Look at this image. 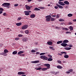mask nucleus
I'll return each mask as SVG.
<instances>
[{
    "label": "nucleus",
    "mask_w": 76,
    "mask_h": 76,
    "mask_svg": "<svg viewBox=\"0 0 76 76\" xmlns=\"http://www.w3.org/2000/svg\"><path fill=\"white\" fill-rule=\"evenodd\" d=\"M40 58L43 59L44 60H47V59H48V58L46 57L44 55L41 56L40 57Z\"/></svg>",
    "instance_id": "nucleus-1"
},
{
    "label": "nucleus",
    "mask_w": 76,
    "mask_h": 76,
    "mask_svg": "<svg viewBox=\"0 0 76 76\" xmlns=\"http://www.w3.org/2000/svg\"><path fill=\"white\" fill-rule=\"evenodd\" d=\"M51 18V16L50 15H48L45 17L46 20V21H50V18Z\"/></svg>",
    "instance_id": "nucleus-2"
},
{
    "label": "nucleus",
    "mask_w": 76,
    "mask_h": 76,
    "mask_svg": "<svg viewBox=\"0 0 76 76\" xmlns=\"http://www.w3.org/2000/svg\"><path fill=\"white\" fill-rule=\"evenodd\" d=\"M28 27V26L27 25H25L21 27V29L23 30L26 29H27Z\"/></svg>",
    "instance_id": "nucleus-3"
},
{
    "label": "nucleus",
    "mask_w": 76,
    "mask_h": 76,
    "mask_svg": "<svg viewBox=\"0 0 76 76\" xmlns=\"http://www.w3.org/2000/svg\"><path fill=\"white\" fill-rule=\"evenodd\" d=\"M44 66L47 67L46 68H47V69H50V64H44Z\"/></svg>",
    "instance_id": "nucleus-4"
},
{
    "label": "nucleus",
    "mask_w": 76,
    "mask_h": 76,
    "mask_svg": "<svg viewBox=\"0 0 76 76\" xmlns=\"http://www.w3.org/2000/svg\"><path fill=\"white\" fill-rule=\"evenodd\" d=\"M58 3L60 5H61V6H64L65 5V4H64L63 2L59 1Z\"/></svg>",
    "instance_id": "nucleus-5"
},
{
    "label": "nucleus",
    "mask_w": 76,
    "mask_h": 76,
    "mask_svg": "<svg viewBox=\"0 0 76 76\" xmlns=\"http://www.w3.org/2000/svg\"><path fill=\"white\" fill-rule=\"evenodd\" d=\"M26 8V10H29L31 9V7L28 5H25Z\"/></svg>",
    "instance_id": "nucleus-6"
},
{
    "label": "nucleus",
    "mask_w": 76,
    "mask_h": 76,
    "mask_svg": "<svg viewBox=\"0 0 76 76\" xmlns=\"http://www.w3.org/2000/svg\"><path fill=\"white\" fill-rule=\"evenodd\" d=\"M18 75H25V72H18Z\"/></svg>",
    "instance_id": "nucleus-7"
},
{
    "label": "nucleus",
    "mask_w": 76,
    "mask_h": 76,
    "mask_svg": "<svg viewBox=\"0 0 76 76\" xmlns=\"http://www.w3.org/2000/svg\"><path fill=\"white\" fill-rule=\"evenodd\" d=\"M10 3H6V6L7 8H9L10 7Z\"/></svg>",
    "instance_id": "nucleus-8"
},
{
    "label": "nucleus",
    "mask_w": 76,
    "mask_h": 76,
    "mask_svg": "<svg viewBox=\"0 0 76 76\" xmlns=\"http://www.w3.org/2000/svg\"><path fill=\"white\" fill-rule=\"evenodd\" d=\"M67 45V44L66 43H62L61 44V46H62L63 47H66Z\"/></svg>",
    "instance_id": "nucleus-9"
},
{
    "label": "nucleus",
    "mask_w": 76,
    "mask_h": 76,
    "mask_svg": "<svg viewBox=\"0 0 76 76\" xmlns=\"http://www.w3.org/2000/svg\"><path fill=\"white\" fill-rule=\"evenodd\" d=\"M39 61H31V63H39Z\"/></svg>",
    "instance_id": "nucleus-10"
},
{
    "label": "nucleus",
    "mask_w": 76,
    "mask_h": 76,
    "mask_svg": "<svg viewBox=\"0 0 76 76\" xmlns=\"http://www.w3.org/2000/svg\"><path fill=\"white\" fill-rule=\"evenodd\" d=\"M64 3L65 4H67V5H69V2L67 1H64Z\"/></svg>",
    "instance_id": "nucleus-11"
},
{
    "label": "nucleus",
    "mask_w": 76,
    "mask_h": 76,
    "mask_svg": "<svg viewBox=\"0 0 76 76\" xmlns=\"http://www.w3.org/2000/svg\"><path fill=\"white\" fill-rule=\"evenodd\" d=\"M24 13H25V15L26 16H28V15H29V13H28V12L27 11H24Z\"/></svg>",
    "instance_id": "nucleus-12"
},
{
    "label": "nucleus",
    "mask_w": 76,
    "mask_h": 76,
    "mask_svg": "<svg viewBox=\"0 0 76 76\" xmlns=\"http://www.w3.org/2000/svg\"><path fill=\"white\" fill-rule=\"evenodd\" d=\"M56 5H57V6L58 7L59 9H63V7L62 6L60 5L59 4H56Z\"/></svg>",
    "instance_id": "nucleus-13"
},
{
    "label": "nucleus",
    "mask_w": 76,
    "mask_h": 76,
    "mask_svg": "<svg viewBox=\"0 0 76 76\" xmlns=\"http://www.w3.org/2000/svg\"><path fill=\"white\" fill-rule=\"evenodd\" d=\"M47 44L49 45H52L53 44V42H52L49 41L47 42Z\"/></svg>",
    "instance_id": "nucleus-14"
},
{
    "label": "nucleus",
    "mask_w": 76,
    "mask_h": 76,
    "mask_svg": "<svg viewBox=\"0 0 76 76\" xmlns=\"http://www.w3.org/2000/svg\"><path fill=\"white\" fill-rule=\"evenodd\" d=\"M35 17V15L34 14H32L30 15L31 18H34Z\"/></svg>",
    "instance_id": "nucleus-15"
},
{
    "label": "nucleus",
    "mask_w": 76,
    "mask_h": 76,
    "mask_svg": "<svg viewBox=\"0 0 76 76\" xmlns=\"http://www.w3.org/2000/svg\"><path fill=\"white\" fill-rule=\"evenodd\" d=\"M17 53H18L17 51H15L12 52V54H13V55H15Z\"/></svg>",
    "instance_id": "nucleus-16"
},
{
    "label": "nucleus",
    "mask_w": 76,
    "mask_h": 76,
    "mask_svg": "<svg viewBox=\"0 0 76 76\" xmlns=\"http://www.w3.org/2000/svg\"><path fill=\"white\" fill-rule=\"evenodd\" d=\"M67 42H69V40L67 39L64 40L63 42V43H67Z\"/></svg>",
    "instance_id": "nucleus-17"
},
{
    "label": "nucleus",
    "mask_w": 76,
    "mask_h": 76,
    "mask_svg": "<svg viewBox=\"0 0 76 76\" xmlns=\"http://www.w3.org/2000/svg\"><path fill=\"white\" fill-rule=\"evenodd\" d=\"M57 68H58V69H61L63 68V67L60 65H58L57 66Z\"/></svg>",
    "instance_id": "nucleus-18"
},
{
    "label": "nucleus",
    "mask_w": 76,
    "mask_h": 76,
    "mask_svg": "<svg viewBox=\"0 0 76 76\" xmlns=\"http://www.w3.org/2000/svg\"><path fill=\"white\" fill-rule=\"evenodd\" d=\"M21 25H22V23L21 22L16 23V25H17V26H20Z\"/></svg>",
    "instance_id": "nucleus-19"
},
{
    "label": "nucleus",
    "mask_w": 76,
    "mask_h": 76,
    "mask_svg": "<svg viewBox=\"0 0 76 76\" xmlns=\"http://www.w3.org/2000/svg\"><path fill=\"white\" fill-rule=\"evenodd\" d=\"M27 38H24L23 39V42H26L27 41Z\"/></svg>",
    "instance_id": "nucleus-20"
},
{
    "label": "nucleus",
    "mask_w": 76,
    "mask_h": 76,
    "mask_svg": "<svg viewBox=\"0 0 76 76\" xmlns=\"http://www.w3.org/2000/svg\"><path fill=\"white\" fill-rule=\"evenodd\" d=\"M71 49H72V48H65V50H70Z\"/></svg>",
    "instance_id": "nucleus-21"
},
{
    "label": "nucleus",
    "mask_w": 76,
    "mask_h": 76,
    "mask_svg": "<svg viewBox=\"0 0 76 76\" xmlns=\"http://www.w3.org/2000/svg\"><path fill=\"white\" fill-rule=\"evenodd\" d=\"M23 53V51H20L18 53V55H19L20 54H22Z\"/></svg>",
    "instance_id": "nucleus-22"
},
{
    "label": "nucleus",
    "mask_w": 76,
    "mask_h": 76,
    "mask_svg": "<svg viewBox=\"0 0 76 76\" xmlns=\"http://www.w3.org/2000/svg\"><path fill=\"white\" fill-rule=\"evenodd\" d=\"M63 42L62 41H59L57 42V44H61V43H62Z\"/></svg>",
    "instance_id": "nucleus-23"
},
{
    "label": "nucleus",
    "mask_w": 76,
    "mask_h": 76,
    "mask_svg": "<svg viewBox=\"0 0 76 76\" xmlns=\"http://www.w3.org/2000/svg\"><path fill=\"white\" fill-rule=\"evenodd\" d=\"M25 34H29V31H28V30H26L25 31Z\"/></svg>",
    "instance_id": "nucleus-24"
},
{
    "label": "nucleus",
    "mask_w": 76,
    "mask_h": 76,
    "mask_svg": "<svg viewBox=\"0 0 76 76\" xmlns=\"http://www.w3.org/2000/svg\"><path fill=\"white\" fill-rule=\"evenodd\" d=\"M2 55H3L4 56H7V54L6 53H2Z\"/></svg>",
    "instance_id": "nucleus-25"
},
{
    "label": "nucleus",
    "mask_w": 76,
    "mask_h": 76,
    "mask_svg": "<svg viewBox=\"0 0 76 76\" xmlns=\"http://www.w3.org/2000/svg\"><path fill=\"white\" fill-rule=\"evenodd\" d=\"M68 17H72L73 16V14H69L67 15Z\"/></svg>",
    "instance_id": "nucleus-26"
},
{
    "label": "nucleus",
    "mask_w": 76,
    "mask_h": 76,
    "mask_svg": "<svg viewBox=\"0 0 76 76\" xmlns=\"http://www.w3.org/2000/svg\"><path fill=\"white\" fill-rule=\"evenodd\" d=\"M48 61H53V58H49L48 59Z\"/></svg>",
    "instance_id": "nucleus-27"
},
{
    "label": "nucleus",
    "mask_w": 76,
    "mask_h": 76,
    "mask_svg": "<svg viewBox=\"0 0 76 76\" xmlns=\"http://www.w3.org/2000/svg\"><path fill=\"white\" fill-rule=\"evenodd\" d=\"M42 70V71H45V70H47V68H43L41 69Z\"/></svg>",
    "instance_id": "nucleus-28"
},
{
    "label": "nucleus",
    "mask_w": 76,
    "mask_h": 76,
    "mask_svg": "<svg viewBox=\"0 0 76 76\" xmlns=\"http://www.w3.org/2000/svg\"><path fill=\"white\" fill-rule=\"evenodd\" d=\"M49 48L51 50H55V49L53 48V47H50Z\"/></svg>",
    "instance_id": "nucleus-29"
},
{
    "label": "nucleus",
    "mask_w": 76,
    "mask_h": 76,
    "mask_svg": "<svg viewBox=\"0 0 76 76\" xmlns=\"http://www.w3.org/2000/svg\"><path fill=\"white\" fill-rule=\"evenodd\" d=\"M69 57V56L68 55H65V56H64V57L66 58H67Z\"/></svg>",
    "instance_id": "nucleus-30"
},
{
    "label": "nucleus",
    "mask_w": 76,
    "mask_h": 76,
    "mask_svg": "<svg viewBox=\"0 0 76 76\" xmlns=\"http://www.w3.org/2000/svg\"><path fill=\"white\" fill-rule=\"evenodd\" d=\"M62 29L63 30H66V31H67V30H68V28H64V27H63L62 28Z\"/></svg>",
    "instance_id": "nucleus-31"
},
{
    "label": "nucleus",
    "mask_w": 76,
    "mask_h": 76,
    "mask_svg": "<svg viewBox=\"0 0 76 76\" xmlns=\"http://www.w3.org/2000/svg\"><path fill=\"white\" fill-rule=\"evenodd\" d=\"M34 10H35V11H37V10H40V9H39V8H37V7H36L34 9Z\"/></svg>",
    "instance_id": "nucleus-32"
},
{
    "label": "nucleus",
    "mask_w": 76,
    "mask_h": 76,
    "mask_svg": "<svg viewBox=\"0 0 76 76\" xmlns=\"http://www.w3.org/2000/svg\"><path fill=\"white\" fill-rule=\"evenodd\" d=\"M4 52L5 53H8L9 52V51L7 50V49H5L4 51Z\"/></svg>",
    "instance_id": "nucleus-33"
},
{
    "label": "nucleus",
    "mask_w": 76,
    "mask_h": 76,
    "mask_svg": "<svg viewBox=\"0 0 76 76\" xmlns=\"http://www.w3.org/2000/svg\"><path fill=\"white\" fill-rule=\"evenodd\" d=\"M61 53L62 54H64L65 55L66 54H67V53L65 52H61Z\"/></svg>",
    "instance_id": "nucleus-34"
},
{
    "label": "nucleus",
    "mask_w": 76,
    "mask_h": 76,
    "mask_svg": "<svg viewBox=\"0 0 76 76\" xmlns=\"http://www.w3.org/2000/svg\"><path fill=\"white\" fill-rule=\"evenodd\" d=\"M59 21L60 22H63V21H64V20L63 19H61L59 20Z\"/></svg>",
    "instance_id": "nucleus-35"
},
{
    "label": "nucleus",
    "mask_w": 76,
    "mask_h": 76,
    "mask_svg": "<svg viewBox=\"0 0 76 76\" xmlns=\"http://www.w3.org/2000/svg\"><path fill=\"white\" fill-rule=\"evenodd\" d=\"M41 69H42V68L41 67H39L38 68H37L36 69V70H41Z\"/></svg>",
    "instance_id": "nucleus-36"
},
{
    "label": "nucleus",
    "mask_w": 76,
    "mask_h": 76,
    "mask_svg": "<svg viewBox=\"0 0 76 76\" xmlns=\"http://www.w3.org/2000/svg\"><path fill=\"white\" fill-rule=\"evenodd\" d=\"M50 20L52 21H54V20H55V19H54V18H50Z\"/></svg>",
    "instance_id": "nucleus-37"
},
{
    "label": "nucleus",
    "mask_w": 76,
    "mask_h": 76,
    "mask_svg": "<svg viewBox=\"0 0 76 76\" xmlns=\"http://www.w3.org/2000/svg\"><path fill=\"white\" fill-rule=\"evenodd\" d=\"M69 28L70 29V30L71 31H72L73 29V27L72 26H70L69 27Z\"/></svg>",
    "instance_id": "nucleus-38"
},
{
    "label": "nucleus",
    "mask_w": 76,
    "mask_h": 76,
    "mask_svg": "<svg viewBox=\"0 0 76 76\" xmlns=\"http://www.w3.org/2000/svg\"><path fill=\"white\" fill-rule=\"evenodd\" d=\"M3 16H7V13H6L4 12L3 14Z\"/></svg>",
    "instance_id": "nucleus-39"
},
{
    "label": "nucleus",
    "mask_w": 76,
    "mask_h": 76,
    "mask_svg": "<svg viewBox=\"0 0 76 76\" xmlns=\"http://www.w3.org/2000/svg\"><path fill=\"white\" fill-rule=\"evenodd\" d=\"M31 53H35L36 52V50H31Z\"/></svg>",
    "instance_id": "nucleus-40"
},
{
    "label": "nucleus",
    "mask_w": 76,
    "mask_h": 76,
    "mask_svg": "<svg viewBox=\"0 0 76 76\" xmlns=\"http://www.w3.org/2000/svg\"><path fill=\"white\" fill-rule=\"evenodd\" d=\"M58 63H59V64H61V61L60 60H58Z\"/></svg>",
    "instance_id": "nucleus-41"
},
{
    "label": "nucleus",
    "mask_w": 76,
    "mask_h": 76,
    "mask_svg": "<svg viewBox=\"0 0 76 76\" xmlns=\"http://www.w3.org/2000/svg\"><path fill=\"white\" fill-rule=\"evenodd\" d=\"M21 19H22V18H18V20H21Z\"/></svg>",
    "instance_id": "nucleus-42"
},
{
    "label": "nucleus",
    "mask_w": 76,
    "mask_h": 76,
    "mask_svg": "<svg viewBox=\"0 0 76 76\" xmlns=\"http://www.w3.org/2000/svg\"><path fill=\"white\" fill-rule=\"evenodd\" d=\"M19 37H16L15 38V40H16V41H18V40H19Z\"/></svg>",
    "instance_id": "nucleus-43"
},
{
    "label": "nucleus",
    "mask_w": 76,
    "mask_h": 76,
    "mask_svg": "<svg viewBox=\"0 0 76 76\" xmlns=\"http://www.w3.org/2000/svg\"><path fill=\"white\" fill-rule=\"evenodd\" d=\"M45 54V53H41L40 54V56H42V55H44Z\"/></svg>",
    "instance_id": "nucleus-44"
},
{
    "label": "nucleus",
    "mask_w": 76,
    "mask_h": 76,
    "mask_svg": "<svg viewBox=\"0 0 76 76\" xmlns=\"http://www.w3.org/2000/svg\"><path fill=\"white\" fill-rule=\"evenodd\" d=\"M3 10H4V9H3V8H0V11H3Z\"/></svg>",
    "instance_id": "nucleus-45"
},
{
    "label": "nucleus",
    "mask_w": 76,
    "mask_h": 76,
    "mask_svg": "<svg viewBox=\"0 0 76 76\" xmlns=\"http://www.w3.org/2000/svg\"><path fill=\"white\" fill-rule=\"evenodd\" d=\"M66 34H71V32L70 31H66Z\"/></svg>",
    "instance_id": "nucleus-46"
},
{
    "label": "nucleus",
    "mask_w": 76,
    "mask_h": 76,
    "mask_svg": "<svg viewBox=\"0 0 76 76\" xmlns=\"http://www.w3.org/2000/svg\"><path fill=\"white\" fill-rule=\"evenodd\" d=\"M40 9H45V7H40Z\"/></svg>",
    "instance_id": "nucleus-47"
},
{
    "label": "nucleus",
    "mask_w": 76,
    "mask_h": 76,
    "mask_svg": "<svg viewBox=\"0 0 76 76\" xmlns=\"http://www.w3.org/2000/svg\"><path fill=\"white\" fill-rule=\"evenodd\" d=\"M69 72H73V69H71L69 70Z\"/></svg>",
    "instance_id": "nucleus-48"
},
{
    "label": "nucleus",
    "mask_w": 76,
    "mask_h": 76,
    "mask_svg": "<svg viewBox=\"0 0 76 76\" xmlns=\"http://www.w3.org/2000/svg\"><path fill=\"white\" fill-rule=\"evenodd\" d=\"M2 5L4 6H6V3H4V4H3Z\"/></svg>",
    "instance_id": "nucleus-49"
},
{
    "label": "nucleus",
    "mask_w": 76,
    "mask_h": 76,
    "mask_svg": "<svg viewBox=\"0 0 76 76\" xmlns=\"http://www.w3.org/2000/svg\"><path fill=\"white\" fill-rule=\"evenodd\" d=\"M19 37H23V35L22 34H20L18 35Z\"/></svg>",
    "instance_id": "nucleus-50"
},
{
    "label": "nucleus",
    "mask_w": 76,
    "mask_h": 76,
    "mask_svg": "<svg viewBox=\"0 0 76 76\" xmlns=\"http://www.w3.org/2000/svg\"><path fill=\"white\" fill-rule=\"evenodd\" d=\"M48 57L50 58H52V56L48 55Z\"/></svg>",
    "instance_id": "nucleus-51"
},
{
    "label": "nucleus",
    "mask_w": 76,
    "mask_h": 76,
    "mask_svg": "<svg viewBox=\"0 0 76 76\" xmlns=\"http://www.w3.org/2000/svg\"><path fill=\"white\" fill-rule=\"evenodd\" d=\"M18 5L19 4H14V6H15V7H16V6H18Z\"/></svg>",
    "instance_id": "nucleus-52"
},
{
    "label": "nucleus",
    "mask_w": 76,
    "mask_h": 76,
    "mask_svg": "<svg viewBox=\"0 0 76 76\" xmlns=\"http://www.w3.org/2000/svg\"><path fill=\"white\" fill-rule=\"evenodd\" d=\"M66 73H67V74H69V73H70V72L69 71H67L66 72Z\"/></svg>",
    "instance_id": "nucleus-53"
},
{
    "label": "nucleus",
    "mask_w": 76,
    "mask_h": 76,
    "mask_svg": "<svg viewBox=\"0 0 76 76\" xmlns=\"http://www.w3.org/2000/svg\"><path fill=\"white\" fill-rule=\"evenodd\" d=\"M73 23L71 22H69V25H72V24Z\"/></svg>",
    "instance_id": "nucleus-54"
},
{
    "label": "nucleus",
    "mask_w": 76,
    "mask_h": 76,
    "mask_svg": "<svg viewBox=\"0 0 76 76\" xmlns=\"http://www.w3.org/2000/svg\"><path fill=\"white\" fill-rule=\"evenodd\" d=\"M54 7H55V9H58V7H57V6H55Z\"/></svg>",
    "instance_id": "nucleus-55"
},
{
    "label": "nucleus",
    "mask_w": 76,
    "mask_h": 76,
    "mask_svg": "<svg viewBox=\"0 0 76 76\" xmlns=\"http://www.w3.org/2000/svg\"><path fill=\"white\" fill-rule=\"evenodd\" d=\"M56 18H59V15H56Z\"/></svg>",
    "instance_id": "nucleus-56"
},
{
    "label": "nucleus",
    "mask_w": 76,
    "mask_h": 76,
    "mask_svg": "<svg viewBox=\"0 0 76 76\" xmlns=\"http://www.w3.org/2000/svg\"><path fill=\"white\" fill-rule=\"evenodd\" d=\"M55 73V72L54 71H52L50 72L51 73Z\"/></svg>",
    "instance_id": "nucleus-57"
},
{
    "label": "nucleus",
    "mask_w": 76,
    "mask_h": 76,
    "mask_svg": "<svg viewBox=\"0 0 76 76\" xmlns=\"http://www.w3.org/2000/svg\"><path fill=\"white\" fill-rule=\"evenodd\" d=\"M51 16L52 17H53L54 18H55V17H56V15H51Z\"/></svg>",
    "instance_id": "nucleus-58"
},
{
    "label": "nucleus",
    "mask_w": 76,
    "mask_h": 76,
    "mask_svg": "<svg viewBox=\"0 0 76 76\" xmlns=\"http://www.w3.org/2000/svg\"><path fill=\"white\" fill-rule=\"evenodd\" d=\"M69 47H73V45H69Z\"/></svg>",
    "instance_id": "nucleus-59"
},
{
    "label": "nucleus",
    "mask_w": 76,
    "mask_h": 76,
    "mask_svg": "<svg viewBox=\"0 0 76 76\" xmlns=\"http://www.w3.org/2000/svg\"><path fill=\"white\" fill-rule=\"evenodd\" d=\"M58 55H59V56H62V54L59 53L58 54Z\"/></svg>",
    "instance_id": "nucleus-60"
},
{
    "label": "nucleus",
    "mask_w": 76,
    "mask_h": 76,
    "mask_svg": "<svg viewBox=\"0 0 76 76\" xmlns=\"http://www.w3.org/2000/svg\"><path fill=\"white\" fill-rule=\"evenodd\" d=\"M73 22H76V19L73 20Z\"/></svg>",
    "instance_id": "nucleus-61"
},
{
    "label": "nucleus",
    "mask_w": 76,
    "mask_h": 76,
    "mask_svg": "<svg viewBox=\"0 0 76 76\" xmlns=\"http://www.w3.org/2000/svg\"><path fill=\"white\" fill-rule=\"evenodd\" d=\"M28 13H31V11H27Z\"/></svg>",
    "instance_id": "nucleus-62"
},
{
    "label": "nucleus",
    "mask_w": 76,
    "mask_h": 76,
    "mask_svg": "<svg viewBox=\"0 0 76 76\" xmlns=\"http://www.w3.org/2000/svg\"><path fill=\"white\" fill-rule=\"evenodd\" d=\"M36 54H39V52H37Z\"/></svg>",
    "instance_id": "nucleus-63"
},
{
    "label": "nucleus",
    "mask_w": 76,
    "mask_h": 76,
    "mask_svg": "<svg viewBox=\"0 0 76 76\" xmlns=\"http://www.w3.org/2000/svg\"><path fill=\"white\" fill-rule=\"evenodd\" d=\"M3 13V11H0V14H1Z\"/></svg>",
    "instance_id": "nucleus-64"
}]
</instances>
